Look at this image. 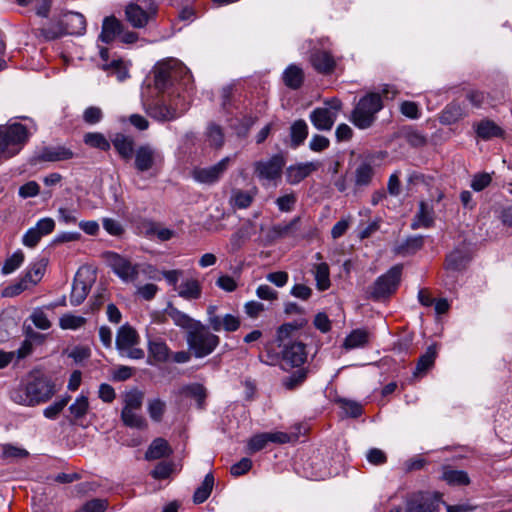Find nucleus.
<instances>
[{"mask_svg":"<svg viewBox=\"0 0 512 512\" xmlns=\"http://www.w3.org/2000/svg\"><path fill=\"white\" fill-rule=\"evenodd\" d=\"M172 453V449L169 443L163 438H156L152 441L145 453L146 460H156L165 456H169Z\"/></svg>","mask_w":512,"mask_h":512,"instance_id":"29","label":"nucleus"},{"mask_svg":"<svg viewBox=\"0 0 512 512\" xmlns=\"http://www.w3.org/2000/svg\"><path fill=\"white\" fill-rule=\"evenodd\" d=\"M24 259L25 255L22 252V250L15 251L11 256H9L5 260L1 269L2 274L8 275L17 270L24 262Z\"/></svg>","mask_w":512,"mask_h":512,"instance_id":"44","label":"nucleus"},{"mask_svg":"<svg viewBox=\"0 0 512 512\" xmlns=\"http://www.w3.org/2000/svg\"><path fill=\"white\" fill-rule=\"evenodd\" d=\"M144 393L138 389H132L124 395V407L129 410H141Z\"/></svg>","mask_w":512,"mask_h":512,"instance_id":"43","label":"nucleus"},{"mask_svg":"<svg viewBox=\"0 0 512 512\" xmlns=\"http://www.w3.org/2000/svg\"><path fill=\"white\" fill-rule=\"evenodd\" d=\"M134 167L138 172H146L163 163L161 152L150 144L139 145L134 152Z\"/></svg>","mask_w":512,"mask_h":512,"instance_id":"9","label":"nucleus"},{"mask_svg":"<svg viewBox=\"0 0 512 512\" xmlns=\"http://www.w3.org/2000/svg\"><path fill=\"white\" fill-rule=\"evenodd\" d=\"M298 330V326L292 323H286L281 325L277 331V340L279 342V346H284V344H288L286 342L294 332Z\"/></svg>","mask_w":512,"mask_h":512,"instance_id":"52","label":"nucleus"},{"mask_svg":"<svg viewBox=\"0 0 512 512\" xmlns=\"http://www.w3.org/2000/svg\"><path fill=\"white\" fill-rule=\"evenodd\" d=\"M83 141L86 145L102 151H108L111 147L106 137L99 132H89L84 135Z\"/></svg>","mask_w":512,"mask_h":512,"instance_id":"41","label":"nucleus"},{"mask_svg":"<svg viewBox=\"0 0 512 512\" xmlns=\"http://www.w3.org/2000/svg\"><path fill=\"white\" fill-rule=\"evenodd\" d=\"M189 71L187 68L175 59L158 63L154 69L155 87L165 92L169 87L174 85L178 79H182L185 83L189 80Z\"/></svg>","mask_w":512,"mask_h":512,"instance_id":"5","label":"nucleus"},{"mask_svg":"<svg viewBox=\"0 0 512 512\" xmlns=\"http://www.w3.org/2000/svg\"><path fill=\"white\" fill-rule=\"evenodd\" d=\"M41 238L42 236L40 235V233L37 230H35L34 227H31L23 235L22 244L28 248H34L39 243Z\"/></svg>","mask_w":512,"mask_h":512,"instance_id":"60","label":"nucleus"},{"mask_svg":"<svg viewBox=\"0 0 512 512\" xmlns=\"http://www.w3.org/2000/svg\"><path fill=\"white\" fill-rule=\"evenodd\" d=\"M73 157L71 150L65 147H48L44 148L39 156L42 161H62Z\"/></svg>","mask_w":512,"mask_h":512,"instance_id":"34","label":"nucleus"},{"mask_svg":"<svg viewBox=\"0 0 512 512\" xmlns=\"http://www.w3.org/2000/svg\"><path fill=\"white\" fill-rule=\"evenodd\" d=\"M475 130L477 136L483 140L502 137L504 134L503 129L489 119L481 120L479 123L475 124Z\"/></svg>","mask_w":512,"mask_h":512,"instance_id":"27","label":"nucleus"},{"mask_svg":"<svg viewBox=\"0 0 512 512\" xmlns=\"http://www.w3.org/2000/svg\"><path fill=\"white\" fill-rule=\"evenodd\" d=\"M282 79L284 84L290 89H298L304 81V71L301 67L291 64L283 72Z\"/></svg>","mask_w":512,"mask_h":512,"instance_id":"28","label":"nucleus"},{"mask_svg":"<svg viewBox=\"0 0 512 512\" xmlns=\"http://www.w3.org/2000/svg\"><path fill=\"white\" fill-rule=\"evenodd\" d=\"M315 258L318 261L322 260V255L320 253H316ZM313 273L315 276V280L318 288H329L331 285L330 282V271L329 266L325 262H319L313 265Z\"/></svg>","mask_w":512,"mask_h":512,"instance_id":"30","label":"nucleus"},{"mask_svg":"<svg viewBox=\"0 0 512 512\" xmlns=\"http://www.w3.org/2000/svg\"><path fill=\"white\" fill-rule=\"evenodd\" d=\"M471 254L464 249L452 251L446 259V268L451 271H460L468 265Z\"/></svg>","mask_w":512,"mask_h":512,"instance_id":"26","label":"nucleus"},{"mask_svg":"<svg viewBox=\"0 0 512 512\" xmlns=\"http://www.w3.org/2000/svg\"><path fill=\"white\" fill-rule=\"evenodd\" d=\"M86 323V319L81 316H75L72 314H64L59 321L62 329H78Z\"/></svg>","mask_w":512,"mask_h":512,"instance_id":"49","label":"nucleus"},{"mask_svg":"<svg viewBox=\"0 0 512 512\" xmlns=\"http://www.w3.org/2000/svg\"><path fill=\"white\" fill-rule=\"evenodd\" d=\"M308 135V126L304 120L295 121L290 128L291 146L301 145Z\"/></svg>","mask_w":512,"mask_h":512,"instance_id":"39","label":"nucleus"},{"mask_svg":"<svg viewBox=\"0 0 512 512\" xmlns=\"http://www.w3.org/2000/svg\"><path fill=\"white\" fill-rule=\"evenodd\" d=\"M400 112L411 119H418L420 117L419 106L413 101H403L400 104Z\"/></svg>","mask_w":512,"mask_h":512,"instance_id":"55","label":"nucleus"},{"mask_svg":"<svg viewBox=\"0 0 512 512\" xmlns=\"http://www.w3.org/2000/svg\"><path fill=\"white\" fill-rule=\"evenodd\" d=\"M108 507L107 500L104 499H92L86 502L82 508L81 512H105Z\"/></svg>","mask_w":512,"mask_h":512,"instance_id":"56","label":"nucleus"},{"mask_svg":"<svg viewBox=\"0 0 512 512\" xmlns=\"http://www.w3.org/2000/svg\"><path fill=\"white\" fill-rule=\"evenodd\" d=\"M381 96L370 93L362 97L351 113V122L359 129H367L373 125L377 113L382 109Z\"/></svg>","mask_w":512,"mask_h":512,"instance_id":"4","label":"nucleus"},{"mask_svg":"<svg viewBox=\"0 0 512 512\" xmlns=\"http://www.w3.org/2000/svg\"><path fill=\"white\" fill-rule=\"evenodd\" d=\"M69 400L70 396H65L61 398L60 400L56 401L55 403L47 407L44 410V415L47 418H56L58 414L64 409V407L68 404Z\"/></svg>","mask_w":512,"mask_h":512,"instance_id":"54","label":"nucleus"},{"mask_svg":"<svg viewBox=\"0 0 512 512\" xmlns=\"http://www.w3.org/2000/svg\"><path fill=\"white\" fill-rule=\"evenodd\" d=\"M290 441V436L284 432H264L251 437L247 443L248 452L253 454L261 451L269 442L284 444Z\"/></svg>","mask_w":512,"mask_h":512,"instance_id":"12","label":"nucleus"},{"mask_svg":"<svg viewBox=\"0 0 512 512\" xmlns=\"http://www.w3.org/2000/svg\"><path fill=\"white\" fill-rule=\"evenodd\" d=\"M188 109V102L179 92L163 95L161 101L149 106L147 114L159 122L173 121L181 117Z\"/></svg>","mask_w":512,"mask_h":512,"instance_id":"3","label":"nucleus"},{"mask_svg":"<svg viewBox=\"0 0 512 512\" xmlns=\"http://www.w3.org/2000/svg\"><path fill=\"white\" fill-rule=\"evenodd\" d=\"M29 456V452L21 447L5 444L2 446V458L6 460L24 459Z\"/></svg>","mask_w":512,"mask_h":512,"instance_id":"45","label":"nucleus"},{"mask_svg":"<svg viewBox=\"0 0 512 512\" xmlns=\"http://www.w3.org/2000/svg\"><path fill=\"white\" fill-rule=\"evenodd\" d=\"M148 362L150 364L163 363L169 359L170 350L165 342L154 340L149 342Z\"/></svg>","mask_w":512,"mask_h":512,"instance_id":"25","label":"nucleus"},{"mask_svg":"<svg viewBox=\"0 0 512 512\" xmlns=\"http://www.w3.org/2000/svg\"><path fill=\"white\" fill-rule=\"evenodd\" d=\"M442 497L440 492L414 494L407 500L405 512H438L440 504H445Z\"/></svg>","mask_w":512,"mask_h":512,"instance_id":"7","label":"nucleus"},{"mask_svg":"<svg viewBox=\"0 0 512 512\" xmlns=\"http://www.w3.org/2000/svg\"><path fill=\"white\" fill-rule=\"evenodd\" d=\"M369 333L363 329L352 331L345 339L343 346L346 349H353L364 346L368 343Z\"/></svg>","mask_w":512,"mask_h":512,"instance_id":"40","label":"nucleus"},{"mask_svg":"<svg viewBox=\"0 0 512 512\" xmlns=\"http://www.w3.org/2000/svg\"><path fill=\"white\" fill-rule=\"evenodd\" d=\"M112 144L123 159L129 160L133 157L135 149L132 137L118 133L112 138Z\"/></svg>","mask_w":512,"mask_h":512,"instance_id":"24","label":"nucleus"},{"mask_svg":"<svg viewBox=\"0 0 512 512\" xmlns=\"http://www.w3.org/2000/svg\"><path fill=\"white\" fill-rule=\"evenodd\" d=\"M337 117L336 111L320 107L311 112L310 121L316 129L329 131L332 129Z\"/></svg>","mask_w":512,"mask_h":512,"instance_id":"16","label":"nucleus"},{"mask_svg":"<svg viewBox=\"0 0 512 512\" xmlns=\"http://www.w3.org/2000/svg\"><path fill=\"white\" fill-rule=\"evenodd\" d=\"M40 192V186L35 181H29L19 188V195L22 198L35 197Z\"/></svg>","mask_w":512,"mask_h":512,"instance_id":"64","label":"nucleus"},{"mask_svg":"<svg viewBox=\"0 0 512 512\" xmlns=\"http://www.w3.org/2000/svg\"><path fill=\"white\" fill-rule=\"evenodd\" d=\"M468 115L464 106L452 102L447 105L440 115V122L445 125L454 124Z\"/></svg>","mask_w":512,"mask_h":512,"instance_id":"23","label":"nucleus"},{"mask_svg":"<svg viewBox=\"0 0 512 512\" xmlns=\"http://www.w3.org/2000/svg\"><path fill=\"white\" fill-rule=\"evenodd\" d=\"M181 392L186 396L194 398L197 401V406L199 409L204 408L205 399L207 397V390L202 384L193 383L186 385L182 388Z\"/></svg>","mask_w":512,"mask_h":512,"instance_id":"38","label":"nucleus"},{"mask_svg":"<svg viewBox=\"0 0 512 512\" xmlns=\"http://www.w3.org/2000/svg\"><path fill=\"white\" fill-rule=\"evenodd\" d=\"M373 176V168L370 164L362 163L356 169V183L358 185H367Z\"/></svg>","mask_w":512,"mask_h":512,"instance_id":"51","label":"nucleus"},{"mask_svg":"<svg viewBox=\"0 0 512 512\" xmlns=\"http://www.w3.org/2000/svg\"><path fill=\"white\" fill-rule=\"evenodd\" d=\"M95 280V270L90 266H82L75 274L72 288H91Z\"/></svg>","mask_w":512,"mask_h":512,"instance_id":"32","label":"nucleus"},{"mask_svg":"<svg viewBox=\"0 0 512 512\" xmlns=\"http://www.w3.org/2000/svg\"><path fill=\"white\" fill-rule=\"evenodd\" d=\"M35 230H37L42 237L49 235L53 232L55 228V221L50 217H45L40 219L36 225L34 226Z\"/></svg>","mask_w":512,"mask_h":512,"instance_id":"58","label":"nucleus"},{"mask_svg":"<svg viewBox=\"0 0 512 512\" xmlns=\"http://www.w3.org/2000/svg\"><path fill=\"white\" fill-rule=\"evenodd\" d=\"M139 342V335L137 331L129 325H123L118 330L116 336V347L120 351L131 348Z\"/></svg>","mask_w":512,"mask_h":512,"instance_id":"22","label":"nucleus"},{"mask_svg":"<svg viewBox=\"0 0 512 512\" xmlns=\"http://www.w3.org/2000/svg\"><path fill=\"white\" fill-rule=\"evenodd\" d=\"M442 479L452 486H467L471 482L467 472L452 469L450 466L443 467Z\"/></svg>","mask_w":512,"mask_h":512,"instance_id":"31","label":"nucleus"},{"mask_svg":"<svg viewBox=\"0 0 512 512\" xmlns=\"http://www.w3.org/2000/svg\"><path fill=\"white\" fill-rule=\"evenodd\" d=\"M140 410H129L123 408L121 411V420L123 424L130 428L144 429L147 427L145 418L139 414Z\"/></svg>","mask_w":512,"mask_h":512,"instance_id":"36","label":"nucleus"},{"mask_svg":"<svg viewBox=\"0 0 512 512\" xmlns=\"http://www.w3.org/2000/svg\"><path fill=\"white\" fill-rule=\"evenodd\" d=\"M402 275V267L399 265H396L392 267L387 273L380 276L377 281L376 285L377 288H393L400 284Z\"/></svg>","mask_w":512,"mask_h":512,"instance_id":"35","label":"nucleus"},{"mask_svg":"<svg viewBox=\"0 0 512 512\" xmlns=\"http://www.w3.org/2000/svg\"><path fill=\"white\" fill-rule=\"evenodd\" d=\"M82 117H83V121L86 124L95 125L102 120L103 112L100 107L90 106L84 110Z\"/></svg>","mask_w":512,"mask_h":512,"instance_id":"50","label":"nucleus"},{"mask_svg":"<svg viewBox=\"0 0 512 512\" xmlns=\"http://www.w3.org/2000/svg\"><path fill=\"white\" fill-rule=\"evenodd\" d=\"M300 217H295L288 223H279L273 226L272 232L278 237L294 236L298 231Z\"/></svg>","mask_w":512,"mask_h":512,"instance_id":"42","label":"nucleus"},{"mask_svg":"<svg viewBox=\"0 0 512 512\" xmlns=\"http://www.w3.org/2000/svg\"><path fill=\"white\" fill-rule=\"evenodd\" d=\"M313 68L322 74L333 72L336 62L333 56L325 50H315L310 57Z\"/></svg>","mask_w":512,"mask_h":512,"instance_id":"19","label":"nucleus"},{"mask_svg":"<svg viewBox=\"0 0 512 512\" xmlns=\"http://www.w3.org/2000/svg\"><path fill=\"white\" fill-rule=\"evenodd\" d=\"M48 260L40 258L29 265L25 271L21 281L14 288H27L28 286H35L40 283L45 275Z\"/></svg>","mask_w":512,"mask_h":512,"instance_id":"13","label":"nucleus"},{"mask_svg":"<svg viewBox=\"0 0 512 512\" xmlns=\"http://www.w3.org/2000/svg\"><path fill=\"white\" fill-rule=\"evenodd\" d=\"M491 175L488 173L476 174L471 182V187L474 191H482L491 183Z\"/></svg>","mask_w":512,"mask_h":512,"instance_id":"61","label":"nucleus"},{"mask_svg":"<svg viewBox=\"0 0 512 512\" xmlns=\"http://www.w3.org/2000/svg\"><path fill=\"white\" fill-rule=\"evenodd\" d=\"M437 356V345H430L426 352L421 355L417 361L416 369L414 371V375L418 376L424 374L427 370H429L435 362Z\"/></svg>","mask_w":512,"mask_h":512,"instance_id":"33","label":"nucleus"},{"mask_svg":"<svg viewBox=\"0 0 512 512\" xmlns=\"http://www.w3.org/2000/svg\"><path fill=\"white\" fill-rule=\"evenodd\" d=\"M123 29L122 23L114 16L104 18L99 39L104 43H111L120 36Z\"/></svg>","mask_w":512,"mask_h":512,"instance_id":"21","label":"nucleus"},{"mask_svg":"<svg viewBox=\"0 0 512 512\" xmlns=\"http://www.w3.org/2000/svg\"><path fill=\"white\" fill-rule=\"evenodd\" d=\"M55 393L51 381L38 372L32 373L24 387H19L11 392V399L20 405L34 406L48 401Z\"/></svg>","mask_w":512,"mask_h":512,"instance_id":"1","label":"nucleus"},{"mask_svg":"<svg viewBox=\"0 0 512 512\" xmlns=\"http://www.w3.org/2000/svg\"><path fill=\"white\" fill-rule=\"evenodd\" d=\"M88 408H89L88 398L86 396L81 395L69 407V411L75 419H80L86 415Z\"/></svg>","mask_w":512,"mask_h":512,"instance_id":"47","label":"nucleus"},{"mask_svg":"<svg viewBox=\"0 0 512 512\" xmlns=\"http://www.w3.org/2000/svg\"><path fill=\"white\" fill-rule=\"evenodd\" d=\"M186 342L189 351L196 358H203L210 355L219 345L220 339L207 327L198 325L188 331Z\"/></svg>","mask_w":512,"mask_h":512,"instance_id":"6","label":"nucleus"},{"mask_svg":"<svg viewBox=\"0 0 512 512\" xmlns=\"http://www.w3.org/2000/svg\"><path fill=\"white\" fill-rule=\"evenodd\" d=\"M213 486H214V476L212 473H208L202 484L195 490L194 492V495H193V502L195 504H201L203 502H205L212 490H213Z\"/></svg>","mask_w":512,"mask_h":512,"instance_id":"37","label":"nucleus"},{"mask_svg":"<svg viewBox=\"0 0 512 512\" xmlns=\"http://www.w3.org/2000/svg\"><path fill=\"white\" fill-rule=\"evenodd\" d=\"M434 223V209L426 202L422 201L419 204V210L415 214L411 228L417 230L420 228H430Z\"/></svg>","mask_w":512,"mask_h":512,"instance_id":"20","label":"nucleus"},{"mask_svg":"<svg viewBox=\"0 0 512 512\" xmlns=\"http://www.w3.org/2000/svg\"><path fill=\"white\" fill-rule=\"evenodd\" d=\"M252 468V461L249 458H242L239 462L231 466L230 472L233 476L246 474Z\"/></svg>","mask_w":512,"mask_h":512,"instance_id":"63","label":"nucleus"},{"mask_svg":"<svg viewBox=\"0 0 512 512\" xmlns=\"http://www.w3.org/2000/svg\"><path fill=\"white\" fill-rule=\"evenodd\" d=\"M155 13L154 9H150V11L144 10L141 6L135 3H130L126 6L125 16L126 20L134 27V28H143L147 25L149 19L152 14Z\"/></svg>","mask_w":512,"mask_h":512,"instance_id":"17","label":"nucleus"},{"mask_svg":"<svg viewBox=\"0 0 512 512\" xmlns=\"http://www.w3.org/2000/svg\"><path fill=\"white\" fill-rule=\"evenodd\" d=\"M283 360L291 367L301 366L307 358L305 344L300 341L284 344Z\"/></svg>","mask_w":512,"mask_h":512,"instance_id":"14","label":"nucleus"},{"mask_svg":"<svg viewBox=\"0 0 512 512\" xmlns=\"http://www.w3.org/2000/svg\"><path fill=\"white\" fill-rule=\"evenodd\" d=\"M41 34L48 40L56 39L61 35L65 34L61 21L56 24H52L50 27L41 29Z\"/></svg>","mask_w":512,"mask_h":512,"instance_id":"62","label":"nucleus"},{"mask_svg":"<svg viewBox=\"0 0 512 512\" xmlns=\"http://www.w3.org/2000/svg\"><path fill=\"white\" fill-rule=\"evenodd\" d=\"M232 200L237 208L244 209L251 205L253 196L247 191L237 190L234 192Z\"/></svg>","mask_w":512,"mask_h":512,"instance_id":"53","label":"nucleus"},{"mask_svg":"<svg viewBox=\"0 0 512 512\" xmlns=\"http://www.w3.org/2000/svg\"><path fill=\"white\" fill-rule=\"evenodd\" d=\"M284 158L274 155L270 159L258 161L254 164L256 176L264 185L280 179L284 167Z\"/></svg>","mask_w":512,"mask_h":512,"instance_id":"10","label":"nucleus"},{"mask_svg":"<svg viewBox=\"0 0 512 512\" xmlns=\"http://www.w3.org/2000/svg\"><path fill=\"white\" fill-rule=\"evenodd\" d=\"M220 321L221 330L223 329L226 332H234L240 327V319L231 314H226L223 317L220 316Z\"/></svg>","mask_w":512,"mask_h":512,"instance_id":"57","label":"nucleus"},{"mask_svg":"<svg viewBox=\"0 0 512 512\" xmlns=\"http://www.w3.org/2000/svg\"><path fill=\"white\" fill-rule=\"evenodd\" d=\"M65 34L83 35L86 31L85 17L78 12H67L61 18Z\"/></svg>","mask_w":512,"mask_h":512,"instance_id":"18","label":"nucleus"},{"mask_svg":"<svg viewBox=\"0 0 512 512\" xmlns=\"http://www.w3.org/2000/svg\"><path fill=\"white\" fill-rule=\"evenodd\" d=\"M105 259L108 266L124 282H133L139 277V264H133L129 259L115 252H107Z\"/></svg>","mask_w":512,"mask_h":512,"instance_id":"8","label":"nucleus"},{"mask_svg":"<svg viewBox=\"0 0 512 512\" xmlns=\"http://www.w3.org/2000/svg\"><path fill=\"white\" fill-rule=\"evenodd\" d=\"M330 145V141L327 137L315 134L312 136L309 142V148L314 152H321L327 149Z\"/></svg>","mask_w":512,"mask_h":512,"instance_id":"59","label":"nucleus"},{"mask_svg":"<svg viewBox=\"0 0 512 512\" xmlns=\"http://www.w3.org/2000/svg\"><path fill=\"white\" fill-rule=\"evenodd\" d=\"M207 140L211 146L220 148L224 143V134L221 127L210 124L207 128Z\"/></svg>","mask_w":512,"mask_h":512,"instance_id":"46","label":"nucleus"},{"mask_svg":"<svg viewBox=\"0 0 512 512\" xmlns=\"http://www.w3.org/2000/svg\"><path fill=\"white\" fill-rule=\"evenodd\" d=\"M166 410V404L160 399L150 400L148 403V413L152 420L160 422Z\"/></svg>","mask_w":512,"mask_h":512,"instance_id":"48","label":"nucleus"},{"mask_svg":"<svg viewBox=\"0 0 512 512\" xmlns=\"http://www.w3.org/2000/svg\"><path fill=\"white\" fill-rule=\"evenodd\" d=\"M31 133L20 123L0 126V163L17 155Z\"/></svg>","mask_w":512,"mask_h":512,"instance_id":"2","label":"nucleus"},{"mask_svg":"<svg viewBox=\"0 0 512 512\" xmlns=\"http://www.w3.org/2000/svg\"><path fill=\"white\" fill-rule=\"evenodd\" d=\"M232 158L225 157L213 166L206 168H196L193 170V178L203 184H214L219 181L227 170Z\"/></svg>","mask_w":512,"mask_h":512,"instance_id":"11","label":"nucleus"},{"mask_svg":"<svg viewBox=\"0 0 512 512\" xmlns=\"http://www.w3.org/2000/svg\"><path fill=\"white\" fill-rule=\"evenodd\" d=\"M319 167V162H306L291 165L286 169V181L292 185L298 184Z\"/></svg>","mask_w":512,"mask_h":512,"instance_id":"15","label":"nucleus"}]
</instances>
